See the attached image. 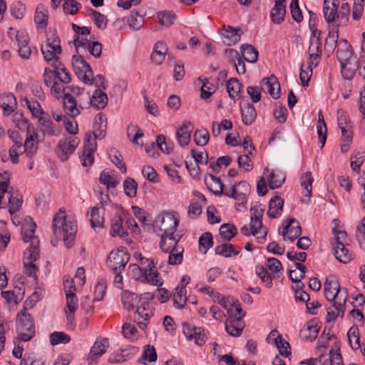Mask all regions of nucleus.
<instances>
[{"instance_id":"obj_1","label":"nucleus","mask_w":365,"mask_h":365,"mask_svg":"<svg viewBox=\"0 0 365 365\" xmlns=\"http://www.w3.org/2000/svg\"><path fill=\"white\" fill-rule=\"evenodd\" d=\"M324 295L331 305L327 308V322L334 321L337 317L344 315L347 299V289L341 288L339 281L333 276L326 278L324 284Z\"/></svg>"},{"instance_id":"obj_2","label":"nucleus","mask_w":365,"mask_h":365,"mask_svg":"<svg viewBox=\"0 0 365 365\" xmlns=\"http://www.w3.org/2000/svg\"><path fill=\"white\" fill-rule=\"evenodd\" d=\"M53 235L56 239L51 240L53 246H56L58 238L63 237L65 246L70 248L73 245V242L77 232V227L73 221L66 218L65 210L60 209L53 219L52 225Z\"/></svg>"},{"instance_id":"obj_3","label":"nucleus","mask_w":365,"mask_h":365,"mask_svg":"<svg viewBox=\"0 0 365 365\" xmlns=\"http://www.w3.org/2000/svg\"><path fill=\"white\" fill-rule=\"evenodd\" d=\"M264 210L260 205H255L250 208L251 220H250V232L247 225H244L241 228V232L245 235L249 236L250 234L252 235H257V237L264 238L267 235L266 228L262 226V216Z\"/></svg>"},{"instance_id":"obj_4","label":"nucleus","mask_w":365,"mask_h":365,"mask_svg":"<svg viewBox=\"0 0 365 365\" xmlns=\"http://www.w3.org/2000/svg\"><path fill=\"white\" fill-rule=\"evenodd\" d=\"M84 88L77 86H63L62 90L63 96V106L65 112L68 115L74 118L80 114V110L77 107L76 99H78L81 92H83Z\"/></svg>"},{"instance_id":"obj_5","label":"nucleus","mask_w":365,"mask_h":365,"mask_svg":"<svg viewBox=\"0 0 365 365\" xmlns=\"http://www.w3.org/2000/svg\"><path fill=\"white\" fill-rule=\"evenodd\" d=\"M17 329L20 332L18 339L22 341H28L34 336V320L31 314L25 310L17 314Z\"/></svg>"},{"instance_id":"obj_6","label":"nucleus","mask_w":365,"mask_h":365,"mask_svg":"<svg viewBox=\"0 0 365 365\" xmlns=\"http://www.w3.org/2000/svg\"><path fill=\"white\" fill-rule=\"evenodd\" d=\"M179 224V219L175 212H164L158 216L155 222V227L162 232L160 235H174Z\"/></svg>"},{"instance_id":"obj_7","label":"nucleus","mask_w":365,"mask_h":365,"mask_svg":"<svg viewBox=\"0 0 365 365\" xmlns=\"http://www.w3.org/2000/svg\"><path fill=\"white\" fill-rule=\"evenodd\" d=\"M129 259L130 255L127 252L126 249L121 247L120 249L112 250L110 252L108 258V264L113 272L123 270Z\"/></svg>"},{"instance_id":"obj_8","label":"nucleus","mask_w":365,"mask_h":365,"mask_svg":"<svg viewBox=\"0 0 365 365\" xmlns=\"http://www.w3.org/2000/svg\"><path fill=\"white\" fill-rule=\"evenodd\" d=\"M80 143L78 138L69 136L59 140L56 154L62 161H66L73 153Z\"/></svg>"},{"instance_id":"obj_9","label":"nucleus","mask_w":365,"mask_h":365,"mask_svg":"<svg viewBox=\"0 0 365 365\" xmlns=\"http://www.w3.org/2000/svg\"><path fill=\"white\" fill-rule=\"evenodd\" d=\"M182 332L188 340L194 339L199 346L203 345L207 340L205 330L202 327H195L187 322L182 324Z\"/></svg>"},{"instance_id":"obj_10","label":"nucleus","mask_w":365,"mask_h":365,"mask_svg":"<svg viewBox=\"0 0 365 365\" xmlns=\"http://www.w3.org/2000/svg\"><path fill=\"white\" fill-rule=\"evenodd\" d=\"M36 227V225L34 222H31L29 224H25L21 227V235L24 242H31L30 246L26 250L38 251L39 240L34 235Z\"/></svg>"},{"instance_id":"obj_11","label":"nucleus","mask_w":365,"mask_h":365,"mask_svg":"<svg viewBox=\"0 0 365 365\" xmlns=\"http://www.w3.org/2000/svg\"><path fill=\"white\" fill-rule=\"evenodd\" d=\"M66 306L65 313L67 324L71 329L76 327L75 312L78 308V299L75 293L66 294Z\"/></svg>"},{"instance_id":"obj_12","label":"nucleus","mask_w":365,"mask_h":365,"mask_svg":"<svg viewBox=\"0 0 365 365\" xmlns=\"http://www.w3.org/2000/svg\"><path fill=\"white\" fill-rule=\"evenodd\" d=\"M24 273L29 277L36 279L37 267L34 263L39 257V251L26 250L24 253Z\"/></svg>"},{"instance_id":"obj_13","label":"nucleus","mask_w":365,"mask_h":365,"mask_svg":"<svg viewBox=\"0 0 365 365\" xmlns=\"http://www.w3.org/2000/svg\"><path fill=\"white\" fill-rule=\"evenodd\" d=\"M109 346V341L107 338H103L101 340H97L91 349L88 355V364L95 365V361L104 353H106Z\"/></svg>"},{"instance_id":"obj_14","label":"nucleus","mask_w":365,"mask_h":365,"mask_svg":"<svg viewBox=\"0 0 365 365\" xmlns=\"http://www.w3.org/2000/svg\"><path fill=\"white\" fill-rule=\"evenodd\" d=\"M260 88L274 99H277L280 96V85L274 76L263 78L260 83Z\"/></svg>"},{"instance_id":"obj_15","label":"nucleus","mask_w":365,"mask_h":365,"mask_svg":"<svg viewBox=\"0 0 365 365\" xmlns=\"http://www.w3.org/2000/svg\"><path fill=\"white\" fill-rule=\"evenodd\" d=\"M192 130L193 126L191 122L188 120H184L182 125L177 129L176 138L181 147L187 146L189 144Z\"/></svg>"},{"instance_id":"obj_16","label":"nucleus","mask_w":365,"mask_h":365,"mask_svg":"<svg viewBox=\"0 0 365 365\" xmlns=\"http://www.w3.org/2000/svg\"><path fill=\"white\" fill-rule=\"evenodd\" d=\"M230 319L225 322V329L228 334L232 336H239L242 334L244 324L242 321L232 318V309H227Z\"/></svg>"},{"instance_id":"obj_17","label":"nucleus","mask_w":365,"mask_h":365,"mask_svg":"<svg viewBox=\"0 0 365 365\" xmlns=\"http://www.w3.org/2000/svg\"><path fill=\"white\" fill-rule=\"evenodd\" d=\"M96 149V143L90 140V135L86 134L85 145L83 148L82 155L80 157L82 165L85 167L90 166L94 160V152Z\"/></svg>"},{"instance_id":"obj_18","label":"nucleus","mask_w":365,"mask_h":365,"mask_svg":"<svg viewBox=\"0 0 365 365\" xmlns=\"http://www.w3.org/2000/svg\"><path fill=\"white\" fill-rule=\"evenodd\" d=\"M250 192V185L245 181L240 182L237 185H233L231 192H223L226 196L231 197L237 200H244Z\"/></svg>"},{"instance_id":"obj_19","label":"nucleus","mask_w":365,"mask_h":365,"mask_svg":"<svg viewBox=\"0 0 365 365\" xmlns=\"http://www.w3.org/2000/svg\"><path fill=\"white\" fill-rule=\"evenodd\" d=\"M242 34L240 28L224 26V32L222 34L223 43L229 46L235 44L240 40Z\"/></svg>"},{"instance_id":"obj_20","label":"nucleus","mask_w":365,"mask_h":365,"mask_svg":"<svg viewBox=\"0 0 365 365\" xmlns=\"http://www.w3.org/2000/svg\"><path fill=\"white\" fill-rule=\"evenodd\" d=\"M104 207L101 202V207H94L90 209L88 212V215L90 216V222L93 228L102 227L104 222Z\"/></svg>"},{"instance_id":"obj_21","label":"nucleus","mask_w":365,"mask_h":365,"mask_svg":"<svg viewBox=\"0 0 365 365\" xmlns=\"http://www.w3.org/2000/svg\"><path fill=\"white\" fill-rule=\"evenodd\" d=\"M286 14L285 0H275L270 16L273 23L279 24L284 21Z\"/></svg>"},{"instance_id":"obj_22","label":"nucleus","mask_w":365,"mask_h":365,"mask_svg":"<svg viewBox=\"0 0 365 365\" xmlns=\"http://www.w3.org/2000/svg\"><path fill=\"white\" fill-rule=\"evenodd\" d=\"M37 134L29 128L26 132V139L24 143L25 153L27 156L32 157L38 149Z\"/></svg>"},{"instance_id":"obj_23","label":"nucleus","mask_w":365,"mask_h":365,"mask_svg":"<svg viewBox=\"0 0 365 365\" xmlns=\"http://www.w3.org/2000/svg\"><path fill=\"white\" fill-rule=\"evenodd\" d=\"M148 304L142 303L136 309L135 320L141 329H145L148 326V322L152 316V312L146 308Z\"/></svg>"},{"instance_id":"obj_24","label":"nucleus","mask_w":365,"mask_h":365,"mask_svg":"<svg viewBox=\"0 0 365 365\" xmlns=\"http://www.w3.org/2000/svg\"><path fill=\"white\" fill-rule=\"evenodd\" d=\"M106 126V117L101 113H98L95 117V123L93 128V133L95 138L103 139L105 137Z\"/></svg>"},{"instance_id":"obj_25","label":"nucleus","mask_w":365,"mask_h":365,"mask_svg":"<svg viewBox=\"0 0 365 365\" xmlns=\"http://www.w3.org/2000/svg\"><path fill=\"white\" fill-rule=\"evenodd\" d=\"M180 237L174 235H160V248L164 252L173 250L178 247V242Z\"/></svg>"},{"instance_id":"obj_26","label":"nucleus","mask_w":365,"mask_h":365,"mask_svg":"<svg viewBox=\"0 0 365 365\" xmlns=\"http://www.w3.org/2000/svg\"><path fill=\"white\" fill-rule=\"evenodd\" d=\"M168 52L166 44L163 41L155 43L150 59L155 65L158 66L165 60V55Z\"/></svg>"},{"instance_id":"obj_27","label":"nucleus","mask_w":365,"mask_h":365,"mask_svg":"<svg viewBox=\"0 0 365 365\" xmlns=\"http://www.w3.org/2000/svg\"><path fill=\"white\" fill-rule=\"evenodd\" d=\"M90 106L98 110L103 109L108 103V96L102 90H95L91 96Z\"/></svg>"},{"instance_id":"obj_28","label":"nucleus","mask_w":365,"mask_h":365,"mask_svg":"<svg viewBox=\"0 0 365 365\" xmlns=\"http://www.w3.org/2000/svg\"><path fill=\"white\" fill-rule=\"evenodd\" d=\"M0 106L4 110V114L10 115L17 107L16 97L11 93L1 96Z\"/></svg>"},{"instance_id":"obj_29","label":"nucleus","mask_w":365,"mask_h":365,"mask_svg":"<svg viewBox=\"0 0 365 365\" xmlns=\"http://www.w3.org/2000/svg\"><path fill=\"white\" fill-rule=\"evenodd\" d=\"M39 125L43 127L44 132L51 136H58L60 135V130L52 123L48 114L39 117Z\"/></svg>"},{"instance_id":"obj_30","label":"nucleus","mask_w":365,"mask_h":365,"mask_svg":"<svg viewBox=\"0 0 365 365\" xmlns=\"http://www.w3.org/2000/svg\"><path fill=\"white\" fill-rule=\"evenodd\" d=\"M284 205V200L279 196H275L272 198L269 204V210L267 215L271 218H276L279 217L282 211Z\"/></svg>"},{"instance_id":"obj_31","label":"nucleus","mask_w":365,"mask_h":365,"mask_svg":"<svg viewBox=\"0 0 365 365\" xmlns=\"http://www.w3.org/2000/svg\"><path fill=\"white\" fill-rule=\"evenodd\" d=\"M205 182L207 188L215 195L223 194V184L219 178L215 177L210 174L208 177H205Z\"/></svg>"},{"instance_id":"obj_32","label":"nucleus","mask_w":365,"mask_h":365,"mask_svg":"<svg viewBox=\"0 0 365 365\" xmlns=\"http://www.w3.org/2000/svg\"><path fill=\"white\" fill-rule=\"evenodd\" d=\"M241 115L244 124L250 125L255 120L257 112L254 106L248 103L246 106H241Z\"/></svg>"},{"instance_id":"obj_33","label":"nucleus","mask_w":365,"mask_h":365,"mask_svg":"<svg viewBox=\"0 0 365 365\" xmlns=\"http://www.w3.org/2000/svg\"><path fill=\"white\" fill-rule=\"evenodd\" d=\"M241 251V247H235L232 244L225 243L215 247V252L216 255L230 257L232 254L238 255Z\"/></svg>"},{"instance_id":"obj_34","label":"nucleus","mask_w":365,"mask_h":365,"mask_svg":"<svg viewBox=\"0 0 365 365\" xmlns=\"http://www.w3.org/2000/svg\"><path fill=\"white\" fill-rule=\"evenodd\" d=\"M319 332L318 326L313 322H308L300 330L302 338L312 341L317 336Z\"/></svg>"},{"instance_id":"obj_35","label":"nucleus","mask_w":365,"mask_h":365,"mask_svg":"<svg viewBox=\"0 0 365 365\" xmlns=\"http://www.w3.org/2000/svg\"><path fill=\"white\" fill-rule=\"evenodd\" d=\"M317 43H313L312 46H309L308 53L309 54V60L308 62V68L312 67H317L321 61L322 48H318Z\"/></svg>"},{"instance_id":"obj_36","label":"nucleus","mask_w":365,"mask_h":365,"mask_svg":"<svg viewBox=\"0 0 365 365\" xmlns=\"http://www.w3.org/2000/svg\"><path fill=\"white\" fill-rule=\"evenodd\" d=\"M336 258L343 263H347L351 259V253L345 247L344 243H336L334 245Z\"/></svg>"},{"instance_id":"obj_37","label":"nucleus","mask_w":365,"mask_h":365,"mask_svg":"<svg viewBox=\"0 0 365 365\" xmlns=\"http://www.w3.org/2000/svg\"><path fill=\"white\" fill-rule=\"evenodd\" d=\"M301 180V185L306 190V193L304 194L305 197H307V200L305 201L302 200V202H305L306 203L309 202L310 197L312 196V183L314 181V178L312 175V173L309 171L306 172L300 178Z\"/></svg>"},{"instance_id":"obj_38","label":"nucleus","mask_w":365,"mask_h":365,"mask_svg":"<svg viewBox=\"0 0 365 365\" xmlns=\"http://www.w3.org/2000/svg\"><path fill=\"white\" fill-rule=\"evenodd\" d=\"M198 81L202 83L200 96L202 99L207 100L215 92L216 87L207 78L199 77Z\"/></svg>"},{"instance_id":"obj_39","label":"nucleus","mask_w":365,"mask_h":365,"mask_svg":"<svg viewBox=\"0 0 365 365\" xmlns=\"http://www.w3.org/2000/svg\"><path fill=\"white\" fill-rule=\"evenodd\" d=\"M45 47L49 48L54 53L60 54L61 53L60 38L54 31H48L47 43Z\"/></svg>"},{"instance_id":"obj_40","label":"nucleus","mask_w":365,"mask_h":365,"mask_svg":"<svg viewBox=\"0 0 365 365\" xmlns=\"http://www.w3.org/2000/svg\"><path fill=\"white\" fill-rule=\"evenodd\" d=\"M269 187L270 189L279 187L285 180V174L280 171H272L267 176Z\"/></svg>"},{"instance_id":"obj_41","label":"nucleus","mask_w":365,"mask_h":365,"mask_svg":"<svg viewBox=\"0 0 365 365\" xmlns=\"http://www.w3.org/2000/svg\"><path fill=\"white\" fill-rule=\"evenodd\" d=\"M122 225L123 220L120 216H115L112 219L110 235L113 237L119 236L123 238L128 235Z\"/></svg>"},{"instance_id":"obj_42","label":"nucleus","mask_w":365,"mask_h":365,"mask_svg":"<svg viewBox=\"0 0 365 365\" xmlns=\"http://www.w3.org/2000/svg\"><path fill=\"white\" fill-rule=\"evenodd\" d=\"M241 53L243 58L250 63H255L258 58V51L252 46L245 44L241 46Z\"/></svg>"},{"instance_id":"obj_43","label":"nucleus","mask_w":365,"mask_h":365,"mask_svg":"<svg viewBox=\"0 0 365 365\" xmlns=\"http://www.w3.org/2000/svg\"><path fill=\"white\" fill-rule=\"evenodd\" d=\"M34 21L38 26L45 28L48 24V11L42 5L37 6L34 15Z\"/></svg>"},{"instance_id":"obj_44","label":"nucleus","mask_w":365,"mask_h":365,"mask_svg":"<svg viewBox=\"0 0 365 365\" xmlns=\"http://www.w3.org/2000/svg\"><path fill=\"white\" fill-rule=\"evenodd\" d=\"M184 248L182 246L175 247L173 250L167 252L169 253L168 262L169 264L177 265L181 264L183 259Z\"/></svg>"},{"instance_id":"obj_45","label":"nucleus","mask_w":365,"mask_h":365,"mask_svg":"<svg viewBox=\"0 0 365 365\" xmlns=\"http://www.w3.org/2000/svg\"><path fill=\"white\" fill-rule=\"evenodd\" d=\"M128 24L130 28L138 31L143 27L144 18L138 12L132 11L128 17Z\"/></svg>"},{"instance_id":"obj_46","label":"nucleus","mask_w":365,"mask_h":365,"mask_svg":"<svg viewBox=\"0 0 365 365\" xmlns=\"http://www.w3.org/2000/svg\"><path fill=\"white\" fill-rule=\"evenodd\" d=\"M121 301L124 308L128 310L133 309L135 304L138 302L136 294L128 291H124L122 293Z\"/></svg>"},{"instance_id":"obj_47","label":"nucleus","mask_w":365,"mask_h":365,"mask_svg":"<svg viewBox=\"0 0 365 365\" xmlns=\"http://www.w3.org/2000/svg\"><path fill=\"white\" fill-rule=\"evenodd\" d=\"M199 249L205 254L210 247L213 245V237L210 232H207L203 233L199 238Z\"/></svg>"},{"instance_id":"obj_48","label":"nucleus","mask_w":365,"mask_h":365,"mask_svg":"<svg viewBox=\"0 0 365 365\" xmlns=\"http://www.w3.org/2000/svg\"><path fill=\"white\" fill-rule=\"evenodd\" d=\"M237 233V228L232 224H223L220 228V235L225 240L230 241Z\"/></svg>"},{"instance_id":"obj_49","label":"nucleus","mask_w":365,"mask_h":365,"mask_svg":"<svg viewBox=\"0 0 365 365\" xmlns=\"http://www.w3.org/2000/svg\"><path fill=\"white\" fill-rule=\"evenodd\" d=\"M99 181L101 184L105 185L108 189L115 187L119 182L116 177L110 175L108 172L105 170L101 173Z\"/></svg>"},{"instance_id":"obj_50","label":"nucleus","mask_w":365,"mask_h":365,"mask_svg":"<svg viewBox=\"0 0 365 365\" xmlns=\"http://www.w3.org/2000/svg\"><path fill=\"white\" fill-rule=\"evenodd\" d=\"M186 290L184 287H180L178 286L175 288V292L173 295L174 304L178 308L182 309L185 307L187 298H186Z\"/></svg>"},{"instance_id":"obj_51","label":"nucleus","mask_w":365,"mask_h":365,"mask_svg":"<svg viewBox=\"0 0 365 365\" xmlns=\"http://www.w3.org/2000/svg\"><path fill=\"white\" fill-rule=\"evenodd\" d=\"M159 22L162 26H171L176 19L175 14L170 11H160L157 14Z\"/></svg>"},{"instance_id":"obj_52","label":"nucleus","mask_w":365,"mask_h":365,"mask_svg":"<svg viewBox=\"0 0 365 365\" xmlns=\"http://www.w3.org/2000/svg\"><path fill=\"white\" fill-rule=\"evenodd\" d=\"M323 11L324 18L328 23L337 20V9L330 6L329 0L324 1Z\"/></svg>"},{"instance_id":"obj_53","label":"nucleus","mask_w":365,"mask_h":365,"mask_svg":"<svg viewBox=\"0 0 365 365\" xmlns=\"http://www.w3.org/2000/svg\"><path fill=\"white\" fill-rule=\"evenodd\" d=\"M274 344L282 356L288 357L290 356V345L282 336H279L277 339H274Z\"/></svg>"},{"instance_id":"obj_54","label":"nucleus","mask_w":365,"mask_h":365,"mask_svg":"<svg viewBox=\"0 0 365 365\" xmlns=\"http://www.w3.org/2000/svg\"><path fill=\"white\" fill-rule=\"evenodd\" d=\"M347 337L350 346L354 349L360 348L359 329L356 327H351L347 332Z\"/></svg>"},{"instance_id":"obj_55","label":"nucleus","mask_w":365,"mask_h":365,"mask_svg":"<svg viewBox=\"0 0 365 365\" xmlns=\"http://www.w3.org/2000/svg\"><path fill=\"white\" fill-rule=\"evenodd\" d=\"M241 84L236 78H231L227 83V91L231 98L235 99L239 96L240 92Z\"/></svg>"},{"instance_id":"obj_56","label":"nucleus","mask_w":365,"mask_h":365,"mask_svg":"<svg viewBox=\"0 0 365 365\" xmlns=\"http://www.w3.org/2000/svg\"><path fill=\"white\" fill-rule=\"evenodd\" d=\"M127 135L133 143L138 144V139L143 136V133L137 125L130 124L127 128Z\"/></svg>"},{"instance_id":"obj_57","label":"nucleus","mask_w":365,"mask_h":365,"mask_svg":"<svg viewBox=\"0 0 365 365\" xmlns=\"http://www.w3.org/2000/svg\"><path fill=\"white\" fill-rule=\"evenodd\" d=\"M70 341V336L62 331H55L50 335V342L52 345L68 344Z\"/></svg>"},{"instance_id":"obj_58","label":"nucleus","mask_w":365,"mask_h":365,"mask_svg":"<svg viewBox=\"0 0 365 365\" xmlns=\"http://www.w3.org/2000/svg\"><path fill=\"white\" fill-rule=\"evenodd\" d=\"M137 187V182L131 178H127L123 182L124 192L129 197H135Z\"/></svg>"},{"instance_id":"obj_59","label":"nucleus","mask_w":365,"mask_h":365,"mask_svg":"<svg viewBox=\"0 0 365 365\" xmlns=\"http://www.w3.org/2000/svg\"><path fill=\"white\" fill-rule=\"evenodd\" d=\"M146 281L147 282L160 287L163 284V281L159 278V273L157 269H153V270L143 274L142 281Z\"/></svg>"},{"instance_id":"obj_60","label":"nucleus","mask_w":365,"mask_h":365,"mask_svg":"<svg viewBox=\"0 0 365 365\" xmlns=\"http://www.w3.org/2000/svg\"><path fill=\"white\" fill-rule=\"evenodd\" d=\"M111 161L114 163L123 173L127 171L125 163L123 161L122 155L115 149H112L109 153Z\"/></svg>"},{"instance_id":"obj_61","label":"nucleus","mask_w":365,"mask_h":365,"mask_svg":"<svg viewBox=\"0 0 365 365\" xmlns=\"http://www.w3.org/2000/svg\"><path fill=\"white\" fill-rule=\"evenodd\" d=\"M209 133L206 129L197 130L193 135L194 141L197 145L204 146L209 140Z\"/></svg>"},{"instance_id":"obj_62","label":"nucleus","mask_w":365,"mask_h":365,"mask_svg":"<svg viewBox=\"0 0 365 365\" xmlns=\"http://www.w3.org/2000/svg\"><path fill=\"white\" fill-rule=\"evenodd\" d=\"M25 101L28 108L30 110L31 113L35 118H38L39 119V117H41L46 114L43 111L41 105L36 100L29 101L26 98Z\"/></svg>"},{"instance_id":"obj_63","label":"nucleus","mask_w":365,"mask_h":365,"mask_svg":"<svg viewBox=\"0 0 365 365\" xmlns=\"http://www.w3.org/2000/svg\"><path fill=\"white\" fill-rule=\"evenodd\" d=\"M256 274L261 279L262 282L266 284L267 287L269 288L272 287V277L263 266L259 265L256 267Z\"/></svg>"},{"instance_id":"obj_64","label":"nucleus","mask_w":365,"mask_h":365,"mask_svg":"<svg viewBox=\"0 0 365 365\" xmlns=\"http://www.w3.org/2000/svg\"><path fill=\"white\" fill-rule=\"evenodd\" d=\"M90 15L92 16L95 24L98 29H103L106 27L108 20L104 14H102L96 10L91 9Z\"/></svg>"}]
</instances>
